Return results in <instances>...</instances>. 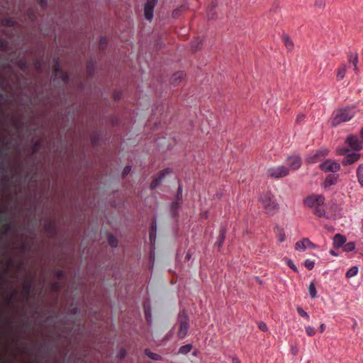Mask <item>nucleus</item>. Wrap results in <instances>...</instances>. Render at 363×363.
<instances>
[{
  "mask_svg": "<svg viewBox=\"0 0 363 363\" xmlns=\"http://www.w3.org/2000/svg\"><path fill=\"white\" fill-rule=\"evenodd\" d=\"M297 312L301 317L305 318L307 320H309L308 314L301 307L297 308Z\"/></svg>",
  "mask_w": 363,
  "mask_h": 363,
  "instance_id": "obj_38",
  "label": "nucleus"
},
{
  "mask_svg": "<svg viewBox=\"0 0 363 363\" xmlns=\"http://www.w3.org/2000/svg\"><path fill=\"white\" fill-rule=\"evenodd\" d=\"M37 1L42 8L45 7L47 5V0H37Z\"/></svg>",
  "mask_w": 363,
  "mask_h": 363,
  "instance_id": "obj_50",
  "label": "nucleus"
},
{
  "mask_svg": "<svg viewBox=\"0 0 363 363\" xmlns=\"http://www.w3.org/2000/svg\"><path fill=\"white\" fill-rule=\"evenodd\" d=\"M233 363H240V361L238 358H233Z\"/></svg>",
  "mask_w": 363,
  "mask_h": 363,
  "instance_id": "obj_57",
  "label": "nucleus"
},
{
  "mask_svg": "<svg viewBox=\"0 0 363 363\" xmlns=\"http://www.w3.org/2000/svg\"><path fill=\"white\" fill-rule=\"evenodd\" d=\"M22 126V123L19 121L15 122V127L18 129L21 128Z\"/></svg>",
  "mask_w": 363,
  "mask_h": 363,
  "instance_id": "obj_53",
  "label": "nucleus"
},
{
  "mask_svg": "<svg viewBox=\"0 0 363 363\" xmlns=\"http://www.w3.org/2000/svg\"><path fill=\"white\" fill-rule=\"evenodd\" d=\"M260 202L265 213L267 214L274 215L279 208V204L275 197L269 192L264 193L261 196Z\"/></svg>",
  "mask_w": 363,
  "mask_h": 363,
  "instance_id": "obj_1",
  "label": "nucleus"
},
{
  "mask_svg": "<svg viewBox=\"0 0 363 363\" xmlns=\"http://www.w3.org/2000/svg\"><path fill=\"white\" fill-rule=\"evenodd\" d=\"M45 230L50 237H54L57 234L56 225L52 220H48L45 223Z\"/></svg>",
  "mask_w": 363,
  "mask_h": 363,
  "instance_id": "obj_14",
  "label": "nucleus"
},
{
  "mask_svg": "<svg viewBox=\"0 0 363 363\" xmlns=\"http://www.w3.org/2000/svg\"><path fill=\"white\" fill-rule=\"evenodd\" d=\"M330 253L333 255H336V253L333 250H330Z\"/></svg>",
  "mask_w": 363,
  "mask_h": 363,
  "instance_id": "obj_64",
  "label": "nucleus"
},
{
  "mask_svg": "<svg viewBox=\"0 0 363 363\" xmlns=\"http://www.w3.org/2000/svg\"><path fill=\"white\" fill-rule=\"evenodd\" d=\"M52 290L55 292H59L61 289V285L58 281H55L52 284Z\"/></svg>",
  "mask_w": 363,
  "mask_h": 363,
  "instance_id": "obj_40",
  "label": "nucleus"
},
{
  "mask_svg": "<svg viewBox=\"0 0 363 363\" xmlns=\"http://www.w3.org/2000/svg\"><path fill=\"white\" fill-rule=\"evenodd\" d=\"M339 174H330L328 175L324 182V187L329 188L330 186L335 185L338 179Z\"/></svg>",
  "mask_w": 363,
  "mask_h": 363,
  "instance_id": "obj_15",
  "label": "nucleus"
},
{
  "mask_svg": "<svg viewBox=\"0 0 363 363\" xmlns=\"http://www.w3.org/2000/svg\"><path fill=\"white\" fill-rule=\"evenodd\" d=\"M170 172H171V171L168 168L165 169L162 172H161L160 175L157 177H156L155 179H154L152 180V182H151V184H150L151 189H154L157 188V186L160 184L162 179L165 176V174H167Z\"/></svg>",
  "mask_w": 363,
  "mask_h": 363,
  "instance_id": "obj_13",
  "label": "nucleus"
},
{
  "mask_svg": "<svg viewBox=\"0 0 363 363\" xmlns=\"http://www.w3.org/2000/svg\"><path fill=\"white\" fill-rule=\"evenodd\" d=\"M54 71L56 74L57 73H60L61 74V77H62V81L65 82V83H67L69 80V77H68V74L65 72H63L62 71H60V68L58 67V66H55V69H54Z\"/></svg>",
  "mask_w": 363,
  "mask_h": 363,
  "instance_id": "obj_23",
  "label": "nucleus"
},
{
  "mask_svg": "<svg viewBox=\"0 0 363 363\" xmlns=\"http://www.w3.org/2000/svg\"><path fill=\"white\" fill-rule=\"evenodd\" d=\"M314 214L318 217H323L325 216V210L320 206L315 207Z\"/></svg>",
  "mask_w": 363,
  "mask_h": 363,
  "instance_id": "obj_33",
  "label": "nucleus"
},
{
  "mask_svg": "<svg viewBox=\"0 0 363 363\" xmlns=\"http://www.w3.org/2000/svg\"><path fill=\"white\" fill-rule=\"evenodd\" d=\"M1 24L4 27H14L16 25V22L12 18H4L1 21Z\"/></svg>",
  "mask_w": 363,
  "mask_h": 363,
  "instance_id": "obj_19",
  "label": "nucleus"
},
{
  "mask_svg": "<svg viewBox=\"0 0 363 363\" xmlns=\"http://www.w3.org/2000/svg\"><path fill=\"white\" fill-rule=\"evenodd\" d=\"M191 349H192V345L187 344V345L180 347V348L179 350V353L182 354H186L189 353L191 350Z\"/></svg>",
  "mask_w": 363,
  "mask_h": 363,
  "instance_id": "obj_25",
  "label": "nucleus"
},
{
  "mask_svg": "<svg viewBox=\"0 0 363 363\" xmlns=\"http://www.w3.org/2000/svg\"><path fill=\"white\" fill-rule=\"evenodd\" d=\"M184 75L185 74L183 72H176L172 77V82L175 83L178 81H181L184 78Z\"/></svg>",
  "mask_w": 363,
  "mask_h": 363,
  "instance_id": "obj_27",
  "label": "nucleus"
},
{
  "mask_svg": "<svg viewBox=\"0 0 363 363\" xmlns=\"http://www.w3.org/2000/svg\"><path fill=\"white\" fill-rule=\"evenodd\" d=\"M345 143L353 150L359 151L362 148V143L356 135H349L347 138Z\"/></svg>",
  "mask_w": 363,
  "mask_h": 363,
  "instance_id": "obj_9",
  "label": "nucleus"
},
{
  "mask_svg": "<svg viewBox=\"0 0 363 363\" xmlns=\"http://www.w3.org/2000/svg\"><path fill=\"white\" fill-rule=\"evenodd\" d=\"M325 197L321 194H312L304 199V204L309 208L320 206L324 203Z\"/></svg>",
  "mask_w": 363,
  "mask_h": 363,
  "instance_id": "obj_5",
  "label": "nucleus"
},
{
  "mask_svg": "<svg viewBox=\"0 0 363 363\" xmlns=\"http://www.w3.org/2000/svg\"><path fill=\"white\" fill-rule=\"evenodd\" d=\"M114 98L116 100H118L119 99V96L116 94H114Z\"/></svg>",
  "mask_w": 363,
  "mask_h": 363,
  "instance_id": "obj_61",
  "label": "nucleus"
},
{
  "mask_svg": "<svg viewBox=\"0 0 363 363\" xmlns=\"http://www.w3.org/2000/svg\"><path fill=\"white\" fill-rule=\"evenodd\" d=\"M216 6V5L212 3L211 7L208 9L207 11V16L209 19H213L215 18V12L213 11V8Z\"/></svg>",
  "mask_w": 363,
  "mask_h": 363,
  "instance_id": "obj_36",
  "label": "nucleus"
},
{
  "mask_svg": "<svg viewBox=\"0 0 363 363\" xmlns=\"http://www.w3.org/2000/svg\"><path fill=\"white\" fill-rule=\"evenodd\" d=\"M308 247L312 249H315L317 247L316 245L311 242L308 238H303L301 240L296 242L295 244V248L298 251L303 252Z\"/></svg>",
  "mask_w": 363,
  "mask_h": 363,
  "instance_id": "obj_11",
  "label": "nucleus"
},
{
  "mask_svg": "<svg viewBox=\"0 0 363 363\" xmlns=\"http://www.w3.org/2000/svg\"><path fill=\"white\" fill-rule=\"evenodd\" d=\"M355 248V244L353 242H350L344 245V250L345 252H352Z\"/></svg>",
  "mask_w": 363,
  "mask_h": 363,
  "instance_id": "obj_32",
  "label": "nucleus"
},
{
  "mask_svg": "<svg viewBox=\"0 0 363 363\" xmlns=\"http://www.w3.org/2000/svg\"><path fill=\"white\" fill-rule=\"evenodd\" d=\"M308 292L311 298H315L317 296V291L315 284L311 282L308 286Z\"/></svg>",
  "mask_w": 363,
  "mask_h": 363,
  "instance_id": "obj_28",
  "label": "nucleus"
},
{
  "mask_svg": "<svg viewBox=\"0 0 363 363\" xmlns=\"http://www.w3.org/2000/svg\"><path fill=\"white\" fill-rule=\"evenodd\" d=\"M320 169L323 172H330L333 173H335L338 172L341 167L340 164L332 160H326L323 163L319 165Z\"/></svg>",
  "mask_w": 363,
  "mask_h": 363,
  "instance_id": "obj_6",
  "label": "nucleus"
},
{
  "mask_svg": "<svg viewBox=\"0 0 363 363\" xmlns=\"http://www.w3.org/2000/svg\"><path fill=\"white\" fill-rule=\"evenodd\" d=\"M182 194V188L180 186H179L178 188V192H177V197H179V195Z\"/></svg>",
  "mask_w": 363,
  "mask_h": 363,
  "instance_id": "obj_59",
  "label": "nucleus"
},
{
  "mask_svg": "<svg viewBox=\"0 0 363 363\" xmlns=\"http://www.w3.org/2000/svg\"><path fill=\"white\" fill-rule=\"evenodd\" d=\"M32 289V281L30 279L26 280L23 286V292L26 298H28Z\"/></svg>",
  "mask_w": 363,
  "mask_h": 363,
  "instance_id": "obj_18",
  "label": "nucleus"
},
{
  "mask_svg": "<svg viewBox=\"0 0 363 363\" xmlns=\"http://www.w3.org/2000/svg\"><path fill=\"white\" fill-rule=\"evenodd\" d=\"M355 115L354 111L352 108H345L337 111L332 120V125L337 126L342 122L350 121Z\"/></svg>",
  "mask_w": 363,
  "mask_h": 363,
  "instance_id": "obj_2",
  "label": "nucleus"
},
{
  "mask_svg": "<svg viewBox=\"0 0 363 363\" xmlns=\"http://www.w3.org/2000/svg\"><path fill=\"white\" fill-rule=\"evenodd\" d=\"M145 318H146V320H147V322H150V313L149 311H147V310L146 308H145Z\"/></svg>",
  "mask_w": 363,
  "mask_h": 363,
  "instance_id": "obj_51",
  "label": "nucleus"
},
{
  "mask_svg": "<svg viewBox=\"0 0 363 363\" xmlns=\"http://www.w3.org/2000/svg\"><path fill=\"white\" fill-rule=\"evenodd\" d=\"M267 176L272 179H281L289 174V169L284 165L269 167L267 170Z\"/></svg>",
  "mask_w": 363,
  "mask_h": 363,
  "instance_id": "obj_4",
  "label": "nucleus"
},
{
  "mask_svg": "<svg viewBox=\"0 0 363 363\" xmlns=\"http://www.w3.org/2000/svg\"><path fill=\"white\" fill-rule=\"evenodd\" d=\"M2 228L4 230V233L6 235L9 233L11 230V225L9 223H6L2 226Z\"/></svg>",
  "mask_w": 363,
  "mask_h": 363,
  "instance_id": "obj_46",
  "label": "nucleus"
},
{
  "mask_svg": "<svg viewBox=\"0 0 363 363\" xmlns=\"http://www.w3.org/2000/svg\"><path fill=\"white\" fill-rule=\"evenodd\" d=\"M226 230L224 228H220V233L218 236V239L217 242H216V245L218 246V248H220L223 242H224L225 238Z\"/></svg>",
  "mask_w": 363,
  "mask_h": 363,
  "instance_id": "obj_20",
  "label": "nucleus"
},
{
  "mask_svg": "<svg viewBox=\"0 0 363 363\" xmlns=\"http://www.w3.org/2000/svg\"><path fill=\"white\" fill-rule=\"evenodd\" d=\"M306 333L308 336H313L315 334V329L310 325L306 326Z\"/></svg>",
  "mask_w": 363,
  "mask_h": 363,
  "instance_id": "obj_37",
  "label": "nucleus"
},
{
  "mask_svg": "<svg viewBox=\"0 0 363 363\" xmlns=\"http://www.w3.org/2000/svg\"><path fill=\"white\" fill-rule=\"evenodd\" d=\"M304 265L308 269L311 270L312 269H313L315 263L313 261L306 259L305 261Z\"/></svg>",
  "mask_w": 363,
  "mask_h": 363,
  "instance_id": "obj_42",
  "label": "nucleus"
},
{
  "mask_svg": "<svg viewBox=\"0 0 363 363\" xmlns=\"http://www.w3.org/2000/svg\"><path fill=\"white\" fill-rule=\"evenodd\" d=\"M41 147V143L39 140H37L34 142L32 147V150L33 153H37Z\"/></svg>",
  "mask_w": 363,
  "mask_h": 363,
  "instance_id": "obj_35",
  "label": "nucleus"
},
{
  "mask_svg": "<svg viewBox=\"0 0 363 363\" xmlns=\"http://www.w3.org/2000/svg\"><path fill=\"white\" fill-rule=\"evenodd\" d=\"M9 47V41L4 38H0V50L6 51Z\"/></svg>",
  "mask_w": 363,
  "mask_h": 363,
  "instance_id": "obj_31",
  "label": "nucleus"
},
{
  "mask_svg": "<svg viewBox=\"0 0 363 363\" xmlns=\"http://www.w3.org/2000/svg\"><path fill=\"white\" fill-rule=\"evenodd\" d=\"M328 154V152L327 150L321 149L318 150L314 155L308 157L306 159V162L308 163L313 164L316 163L321 160H323L324 157H325Z\"/></svg>",
  "mask_w": 363,
  "mask_h": 363,
  "instance_id": "obj_10",
  "label": "nucleus"
},
{
  "mask_svg": "<svg viewBox=\"0 0 363 363\" xmlns=\"http://www.w3.org/2000/svg\"><path fill=\"white\" fill-rule=\"evenodd\" d=\"M258 327L259 328L262 330V331H267V325L263 323V322H260L259 324H258Z\"/></svg>",
  "mask_w": 363,
  "mask_h": 363,
  "instance_id": "obj_48",
  "label": "nucleus"
},
{
  "mask_svg": "<svg viewBox=\"0 0 363 363\" xmlns=\"http://www.w3.org/2000/svg\"><path fill=\"white\" fill-rule=\"evenodd\" d=\"M179 323L178 336L179 338H184L189 330V318L184 313L179 315Z\"/></svg>",
  "mask_w": 363,
  "mask_h": 363,
  "instance_id": "obj_7",
  "label": "nucleus"
},
{
  "mask_svg": "<svg viewBox=\"0 0 363 363\" xmlns=\"http://www.w3.org/2000/svg\"><path fill=\"white\" fill-rule=\"evenodd\" d=\"M360 135H361V138L363 140V128H362V130H361V133H360Z\"/></svg>",
  "mask_w": 363,
  "mask_h": 363,
  "instance_id": "obj_63",
  "label": "nucleus"
},
{
  "mask_svg": "<svg viewBox=\"0 0 363 363\" xmlns=\"http://www.w3.org/2000/svg\"><path fill=\"white\" fill-rule=\"evenodd\" d=\"M357 176L359 183L363 186V164H361L357 169Z\"/></svg>",
  "mask_w": 363,
  "mask_h": 363,
  "instance_id": "obj_22",
  "label": "nucleus"
},
{
  "mask_svg": "<svg viewBox=\"0 0 363 363\" xmlns=\"http://www.w3.org/2000/svg\"><path fill=\"white\" fill-rule=\"evenodd\" d=\"M348 60L354 66V71L357 73L358 67L357 64L359 62L358 54L357 52H350L348 54Z\"/></svg>",
  "mask_w": 363,
  "mask_h": 363,
  "instance_id": "obj_16",
  "label": "nucleus"
},
{
  "mask_svg": "<svg viewBox=\"0 0 363 363\" xmlns=\"http://www.w3.org/2000/svg\"><path fill=\"white\" fill-rule=\"evenodd\" d=\"M277 236L279 242H284L285 240V235L281 229H278Z\"/></svg>",
  "mask_w": 363,
  "mask_h": 363,
  "instance_id": "obj_39",
  "label": "nucleus"
},
{
  "mask_svg": "<svg viewBox=\"0 0 363 363\" xmlns=\"http://www.w3.org/2000/svg\"><path fill=\"white\" fill-rule=\"evenodd\" d=\"M15 296V293H12L10 298H9V301H11Z\"/></svg>",
  "mask_w": 363,
  "mask_h": 363,
  "instance_id": "obj_60",
  "label": "nucleus"
},
{
  "mask_svg": "<svg viewBox=\"0 0 363 363\" xmlns=\"http://www.w3.org/2000/svg\"><path fill=\"white\" fill-rule=\"evenodd\" d=\"M154 230V232L156 233L157 231V223H156V220L154 219L151 223V225H150V230Z\"/></svg>",
  "mask_w": 363,
  "mask_h": 363,
  "instance_id": "obj_49",
  "label": "nucleus"
},
{
  "mask_svg": "<svg viewBox=\"0 0 363 363\" xmlns=\"http://www.w3.org/2000/svg\"><path fill=\"white\" fill-rule=\"evenodd\" d=\"M282 38L286 48L289 50L292 49L294 43L291 38L288 35H284Z\"/></svg>",
  "mask_w": 363,
  "mask_h": 363,
  "instance_id": "obj_26",
  "label": "nucleus"
},
{
  "mask_svg": "<svg viewBox=\"0 0 363 363\" xmlns=\"http://www.w3.org/2000/svg\"><path fill=\"white\" fill-rule=\"evenodd\" d=\"M179 208V203L177 201L172 203L171 206V212L173 217H175L177 215V209Z\"/></svg>",
  "mask_w": 363,
  "mask_h": 363,
  "instance_id": "obj_34",
  "label": "nucleus"
},
{
  "mask_svg": "<svg viewBox=\"0 0 363 363\" xmlns=\"http://www.w3.org/2000/svg\"><path fill=\"white\" fill-rule=\"evenodd\" d=\"M345 73H346V66L345 64H342L337 69V75H336L337 80V81L342 80L345 77Z\"/></svg>",
  "mask_w": 363,
  "mask_h": 363,
  "instance_id": "obj_21",
  "label": "nucleus"
},
{
  "mask_svg": "<svg viewBox=\"0 0 363 363\" xmlns=\"http://www.w3.org/2000/svg\"><path fill=\"white\" fill-rule=\"evenodd\" d=\"M358 273V267H352L350 268L346 273V277L347 278H351L357 275Z\"/></svg>",
  "mask_w": 363,
  "mask_h": 363,
  "instance_id": "obj_29",
  "label": "nucleus"
},
{
  "mask_svg": "<svg viewBox=\"0 0 363 363\" xmlns=\"http://www.w3.org/2000/svg\"><path fill=\"white\" fill-rule=\"evenodd\" d=\"M0 169H4V164L1 162H0Z\"/></svg>",
  "mask_w": 363,
  "mask_h": 363,
  "instance_id": "obj_62",
  "label": "nucleus"
},
{
  "mask_svg": "<svg viewBox=\"0 0 363 363\" xmlns=\"http://www.w3.org/2000/svg\"><path fill=\"white\" fill-rule=\"evenodd\" d=\"M130 170L131 167L130 166L125 167L122 172L123 177H125L126 175H128L130 173Z\"/></svg>",
  "mask_w": 363,
  "mask_h": 363,
  "instance_id": "obj_47",
  "label": "nucleus"
},
{
  "mask_svg": "<svg viewBox=\"0 0 363 363\" xmlns=\"http://www.w3.org/2000/svg\"><path fill=\"white\" fill-rule=\"evenodd\" d=\"M145 354L146 356H147L148 357H150V359H152L153 360H160V359H161L160 355H159V354H157L156 353L152 352L148 349H146L145 350Z\"/></svg>",
  "mask_w": 363,
  "mask_h": 363,
  "instance_id": "obj_24",
  "label": "nucleus"
},
{
  "mask_svg": "<svg viewBox=\"0 0 363 363\" xmlns=\"http://www.w3.org/2000/svg\"><path fill=\"white\" fill-rule=\"evenodd\" d=\"M337 152L340 155H344L342 163L343 165H350L357 162L360 158V154L357 152H350L347 147H343L337 149Z\"/></svg>",
  "mask_w": 363,
  "mask_h": 363,
  "instance_id": "obj_3",
  "label": "nucleus"
},
{
  "mask_svg": "<svg viewBox=\"0 0 363 363\" xmlns=\"http://www.w3.org/2000/svg\"><path fill=\"white\" fill-rule=\"evenodd\" d=\"M304 118H305V116L303 114H299L296 117V121L298 123H299V122L302 121L304 119Z\"/></svg>",
  "mask_w": 363,
  "mask_h": 363,
  "instance_id": "obj_52",
  "label": "nucleus"
},
{
  "mask_svg": "<svg viewBox=\"0 0 363 363\" xmlns=\"http://www.w3.org/2000/svg\"><path fill=\"white\" fill-rule=\"evenodd\" d=\"M54 275L59 279H62L64 277V272L62 270L57 269L54 271Z\"/></svg>",
  "mask_w": 363,
  "mask_h": 363,
  "instance_id": "obj_45",
  "label": "nucleus"
},
{
  "mask_svg": "<svg viewBox=\"0 0 363 363\" xmlns=\"http://www.w3.org/2000/svg\"><path fill=\"white\" fill-rule=\"evenodd\" d=\"M286 163L292 170H297L301 166V159L298 155L289 156L286 159Z\"/></svg>",
  "mask_w": 363,
  "mask_h": 363,
  "instance_id": "obj_12",
  "label": "nucleus"
},
{
  "mask_svg": "<svg viewBox=\"0 0 363 363\" xmlns=\"http://www.w3.org/2000/svg\"><path fill=\"white\" fill-rule=\"evenodd\" d=\"M21 250L23 251H26L27 250V246L25 244L22 245H21Z\"/></svg>",
  "mask_w": 363,
  "mask_h": 363,
  "instance_id": "obj_58",
  "label": "nucleus"
},
{
  "mask_svg": "<svg viewBox=\"0 0 363 363\" xmlns=\"http://www.w3.org/2000/svg\"><path fill=\"white\" fill-rule=\"evenodd\" d=\"M21 69L25 70L26 69V63L23 61H21L20 65H19Z\"/></svg>",
  "mask_w": 363,
  "mask_h": 363,
  "instance_id": "obj_55",
  "label": "nucleus"
},
{
  "mask_svg": "<svg viewBox=\"0 0 363 363\" xmlns=\"http://www.w3.org/2000/svg\"><path fill=\"white\" fill-rule=\"evenodd\" d=\"M325 324H323V323L320 324V327H319V331H320V333H323V332L325 330Z\"/></svg>",
  "mask_w": 363,
  "mask_h": 363,
  "instance_id": "obj_56",
  "label": "nucleus"
},
{
  "mask_svg": "<svg viewBox=\"0 0 363 363\" xmlns=\"http://www.w3.org/2000/svg\"><path fill=\"white\" fill-rule=\"evenodd\" d=\"M106 44H107V39L105 37L101 38L100 41H99L100 49L104 50Z\"/></svg>",
  "mask_w": 363,
  "mask_h": 363,
  "instance_id": "obj_44",
  "label": "nucleus"
},
{
  "mask_svg": "<svg viewBox=\"0 0 363 363\" xmlns=\"http://www.w3.org/2000/svg\"><path fill=\"white\" fill-rule=\"evenodd\" d=\"M157 0H147L144 8V15L147 20H151L153 17V11Z\"/></svg>",
  "mask_w": 363,
  "mask_h": 363,
  "instance_id": "obj_8",
  "label": "nucleus"
},
{
  "mask_svg": "<svg viewBox=\"0 0 363 363\" xmlns=\"http://www.w3.org/2000/svg\"><path fill=\"white\" fill-rule=\"evenodd\" d=\"M155 238H156V233L154 232V230H150V232H149V239H150V242L151 245H154L155 244Z\"/></svg>",
  "mask_w": 363,
  "mask_h": 363,
  "instance_id": "obj_41",
  "label": "nucleus"
},
{
  "mask_svg": "<svg viewBox=\"0 0 363 363\" xmlns=\"http://www.w3.org/2000/svg\"><path fill=\"white\" fill-rule=\"evenodd\" d=\"M346 242V238L340 234H336L333 238V246L335 248L342 247Z\"/></svg>",
  "mask_w": 363,
  "mask_h": 363,
  "instance_id": "obj_17",
  "label": "nucleus"
},
{
  "mask_svg": "<svg viewBox=\"0 0 363 363\" xmlns=\"http://www.w3.org/2000/svg\"><path fill=\"white\" fill-rule=\"evenodd\" d=\"M286 264L288 265L289 267H290L294 272H298V269H297V267H296V265L294 264V263L293 262L292 260L288 259L286 261Z\"/></svg>",
  "mask_w": 363,
  "mask_h": 363,
  "instance_id": "obj_43",
  "label": "nucleus"
},
{
  "mask_svg": "<svg viewBox=\"0 0 363 363\" xmlns=\"http://www.w3.org/2000/svg\"><path fill=\"white\" fill-rule=\"evenodd\" d=\"M125 350L124 349H122L121 351H120V358L122 359L125 356Z\"/></svg>",
  "mask_w": 363,
  "mask_h": 363,
  "instance_id": "obj_54",
  "label": "nucleus"
},
{
  "mask_svg": "<svg viewBox=\"0 0 363 363\" xmlns=\"http://www.w3.org/2000/svg\"><path fill=\"white\" fill-rule=\"evenodd\" d=\"M108 245L112 247H116L118 245L117 239L112 235H108Z\"/></svg>",
  "mask_w": 363,
  "mask_h": 363,
  "instance_id": "obj_30",
  "label": "nucleus"
}]
</instances>
